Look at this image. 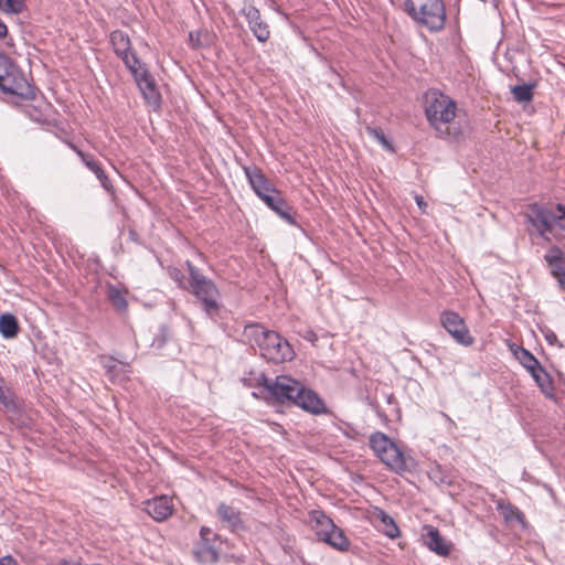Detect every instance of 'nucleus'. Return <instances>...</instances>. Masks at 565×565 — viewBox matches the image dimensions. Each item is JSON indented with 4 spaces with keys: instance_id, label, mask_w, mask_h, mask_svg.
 I'll list each match as a JSON object with an SVG mask.
<instances>
[{
    "instance_id": "obj_1",
    "label": "nucleus",
    "mask_w": 565,
    "mask_h": 565,
    "mask_svg": "<svg viewBox=\"0 0 565 565\" xmlns=\"http://www.w3.org/2000/svg\"><path fill=\"white\" fill-rule=\"evenodd\" d=\"M526 220L537 236L550 241L551 236L561 239L565 233V203L554 206L533 203L526 212Z\"/></svg>"
},
{
    "instance_id": "obj_2",
    "label": "nucleus",
    "mask_w": 565,
    "mask_h": 565,
    "mask_svg": "<svg viewBox=\"0 0 565 565\" xmlns=\"http://www.w3.org/2000/svg\"><path fill=\"white\" fill-rule=\"evenodd\" d=\"M245 337L252 347H257L260 355L274 363H282L294 358L291 345L277 332L266 330L259 324L245 327Z\"/></svg>"
},
{
    "instance_id": "obj_3",
    "label": "nucleus",
    "mask_w": 565,
    "mask_h": 565,
    "mask_svg": "<svg viewBox=\"0 0 565 565\" xmlns=\"http://www.w3.org/2000/svg\"><path fill=\"white\" fill-rule=\"evenodd\" d=\"M189 271V291L200 301L205 315L215 320L222 303L221 294L213 280L204 276L190 260L185 262Z\"/></svg>"
},
{
    "instance_id": "obj_4",
    "label": "nucleus",
    "mask_w": 565,
    "mask_h": 565,
    "mask_svg": "<svg viewBox=\"0 0 565 565\" xmlns=\"http://www.w3.org/2000/svg\"><path fill=\"white\" fill-rule=\"evenodd\" d=\"M405 11L417 24L429 31H440L445 26L444 0H405Z\"/></svg>"
},
{
    "instance_id": "obj_5",
    "label": "nucleus",
    "mask_w": 565,
    "mask_h": 565,
    "mask_svg": "<svg viewBox=\"0 0 565 565\" xmlns=\"http://www.w3.org/2000/svg\"><path fill=\"white\" fill-rule=\"evenodd\" d=\"M456 110V102L449 96L436 89L427 93L425 114L436 130H441L445 126L447 134L450 135L448 125L455 119Z\"/></svg>"
},
{
    "instance_id": "obj_6",
    "label": "nucleus",
    "mask_w": 565,
    "mask_h": 565,
    "mask_svg": "<svg viewBox=\"0 0 565 565\" xmlns=\"http://www.w3.org/2000/svg\"><path fill=\"white\" fill-rule=\"evenodd\" d=\"M262 385L279 403H292L296 395L301 392L302 383L288 375H278L276 379L263 376Z\"/></svg>"
},
{
    "instance_id": "obj_7",
    "label": "nucleus",
    "mask_w": 565,
    "mask_h": 565,
    "mask_svg": "<svg viewBox=\"0 0 565 565\" xmlns=\"http://www.w3.org/2000/svg\"><path fill=\"white\" fill-rule=\"evenodd\" d=\"M440 324L451 338L463 347H470L475 342L466 321L459 313L452 310H444L439 316Z\"/></svg>"
},
{
    "instance_id": "obj_8",
    "label": "nucleus",
    "mask_w": 565,
    "mask_h": 565,
    "mask_svg": "<svg viewBox=\"0 0 565 565\" xmlns=\"http://www.w3.org/2000/svg\"><path fill=\"white\" fill-rule=\"evenodd\" d=\"M220 537L210 527L202 526L200 541L195 544L193 554L198 562L212 564L218 559L217 543Z\"/></svg>"
},
{
    "instance_id": "obj_9",
    "label": "nucleus",
    "mask_w": 565,
    "mask_h": 565,
    "mask_svg": "<svg viewBox=\"0 0 565 565\" xmlns=\"http://www.w3.org/2000/svg\"><path fill=\"white\" fill-rule=\"evenodd\" d=\"M22 76L17 66L3 53H0V88L10 94H20Z\"/></svg>"
},
{
    "instance_id": "obj_10",
    "label": "nucleus",
    "mask_w": 565,
    "mask_h": 565,
    "mask_svg": "<svg viewBox=\"0 0 565 565\" xmlns=\"http://www.w3.org/2000/svg\"><path fill=\"white\" fill-rule=\"evenodd\" d=\"M422 542L431 552L439 556H448L451 552V543L447 541L433 525H424L422 530Z\"/></svg>"
},
{
    "instance_id": "obj_11",
    "label": "nucleus",
    "mask_w": 565,
    "mask_h": 565,
    "mask_svg": "<svg viewBox=\"0 0 565 565\" xmlns=\"http://www.w3.org/2000/svg\"><path fill=\"white\" fill-rule=\"evenodd\" d=\"M379 458L390 470L397 473L409 471L414 467V460L406 457L395 443Z\"/></svg>"
},
{
    "instance_id": "obj_12",
    "label": "nucleus",
    "mask_w": 565,
    "mask_h": 565,
    "mask_svg": "<svg viewBox=\"0 0 565 565\" xmlns=\"http://www.w3.org/2000/svg\"><path fill=\"white\" fill-rule=\"evenodd\" d=\"M243 170L253 191L262 200L277 191L256 166H243Z\"/></svg>"
},
{
    "instance_id": "obj_13",
    "label": "nucleus",
    "mask_w": 565,
    "mask_h": 565,
    "mask_svg": "<svg viewBox=\"0 0 565 565\" xmlns=\"http://www.w3.org/2000/svg\"><path fill=\"white\" fill-rule=\"evenodd\" d=\"M544 259L559 287L565 290V255L563 250L558 246H552L544 255Z\"/></svg>"
},
{
    "instance_id": "obj_14",
    "label": "nucleus",
    "mask_w": 565,
    "mask_h": 565,
    "mask_svg": "<svg viewBox=\"0 0 565 565\" xmlns=\"http://www.w3.org/2000/svg\"><path fill=\"white\" fill-rule=\"evenodd\" d=\"M243 15L246 18L249 29L259 42H266L269 38L268 25L260 19V12L252 4L244 6Z\"/></svg>"
},
{
    "instance_id": "obj_15",
    "label": "nucleus",
    "mask_w": 565,
    "mask_h": 565,
    "mask_svg": "<svg viewBox=\"0 0 565 565\" xmlns=\"http://www.w3.org/2000/svg\"><path fill=\"white\" fill-rule=\"evenodd\" d=\"M296 396L297 397L292 402L294 405L317 415L326 413L327 409L323 401L313 391L308 390L302 385L301 392Z\"/></svg>"
},
{
    "instance_id": "obj_16",
    "label": "nucleus",
    "mask_w": 565,
    "mask_h": 565,
    "mask_svg": "<svg viewBox=\"0 0 565 565\" xmlns=\"http://www.w3.org/2000/svg\"><path fill=\"white\" fill-rule=\"evenodd\" d=\"M145 511L156 521L168 519L173 511L172 500L167 495L156 497L146 502Z\"/></svg>"
},
{
    "instance_id": "obj_17",
    "label": "nucleus",
    "mask_w": 565,
    "mask_h": 565,
    "mask_svg": "<svg viewBox=\"0 0 565 565\" xmlns=\"http://www.w3.org/2000/svg\"><path fill=\"white\" fill-rule=\"evenodd\" d=\"M137 86L141 92L146 103L153 109H158L161 105V95L157 89L153 77L150 73L136 79Z\"/></svg>"
},
{
    "instance_id": "obj_18",
    "label": "nucleus",
    "mask_w": 565,
    "mask_h": 565,
    "mask_svg": "<svg viewBox=\"0 0 565 565\" xmlns=\"http://www.w3.org/2000/svg\"><path fill=\"white\" fill-rule=\"evenodd\" d=\"M216 516L232 532H238L244 529L241 512L226 503L218 504Z\"/></svg>"
},
{
    "instance_id": "obj_19",
    "label": "nucleus",
    "mask_w": 565,
    "mask_h": 565,
    "mask_svg": "<svg viewBox=\"0 0 565 565\" xmlns=\"http://www.w3.org/2000/svg\"><path fill=\"white\" fill-rule=\"evenodd\" d=\"M266 205L276 212L282 220L288 222L289 224H296L295 217L291 213V207L281 196L279 191H275L269 196L264 198L263 200Z\"/></svg>"
},
{
    "instance_id": "obj_20",
    "label": "nucleus",
    "mask_w": 565,
    "mask_h": 565,
    "mask_svg": "<svg viewBox=\"0 0 565 565\" xmlns=\"http://www.w3.org/2000/svg\"><path fill=\"white\" fill-rule=\"evenodd\" d=\"M309 523L320 541L334 526L333 521L320 510H313L309 513Z\"/></svg>"
},
{
    "instance_id": "obj_21",
    "label": "nucleus",
    "mask_w": 565,
    "mask_h": 565,
    "mask_svg": "<svg viewBox=\"0 0 565 565\" xmlns=\"http://www.w3.org/2000/svg\"><path fill=\"white\" fill-rule=\"evenodd\" d=\"M372 518L374 521L379 522L381 530L386 536L395 539L399 535V529L397 527L395 521L384 510L375 508Z\"/></svg>"
},
{
    "instance_id": "obj_22",
    "label": "nucleus",
    "mask_w": 565,
    "mask_h": 565,
    "mask_svg": "<svg viewBox=\"0 0 565 565\" xmlns=\"http://www.w3.org/2000/svg\"><path fill=\"white\" fill-rule=\"evenodd\" d=\"M529 373L534 379L537 386L541 388L542 393L546 397H553L554 396V386L553 381L550 376V374L545 371V369L539 364L536 365L533 371H529Z\"/></svg>"
},
{
    "instance_id": "obj_23",
    "label": "nucleus",
    "mask_w": 565,
    "mask_h": 565,
    "mask_svg": "<svg viewBox=\"0 0 565 565\" xmlns=\"http://www.w3.org/2000/svg\"><path fill=\"white\" fill-rule=\"evenodd\" d=\"M110 43L118 57H127V54L132 51L130 39L122 31H113L110 33Z\"/></svg>"
},
{
    "instance_id": "obj_24",
    "label": "nucleus",
    "mask_w": 565,
    "mask_h": 565,
    "mask_svg": "<svg viewBox=\"0 0 565 565\" xmlns=\"http://www.w3.org/2000/svg\"><path fill=\"white\" fill-rule=\"evenodd\" d=\"M322 541L340 552L348 551L350 546L348 537L335 524L333 529L330 530L328 534L322 539Z\"/></svg>"
},
{
    "instance_id": "obj_25",
    "label": "nucleus",
    "mask_w": 565,
    "mask_h": 565,
    "mask_svg": "<svg viewBox=\"0 0 565 565\" xmlns=\"http://www.w3.org/2000/svg\"><path fill=\"white\" fill-rule=\"evenodd\" d=\"M19 332L17 318L11 313L0 316V333L4 339L15 338Z\"/></svg>"
},
{
    "instance_id": "obj_26",
    "label": "nucleus",
    "mask_w": 565,
    "mask_h": 565,
    "mask_svg": "<svg viewBox=\"0 0 565 565\" xmlns=\"http://www.w3.org/2000/svg\"><path fill=\"white\" fill-rule=\"evenodd\" d=\"M119 58L124 62L125 66L130 71L135 81L138 79V77H141L149 73L147 67L141 63V61L138 58L137 54L134 51L129 52L127 54V57Z\"/></svg>"
},
{
    "instance_id": "obj_27",
    "label": "nucleus",
    "mask_w": 565,
    "mask_h": 565,
    "mask_svg": "<svg viewBox=\"0 0 565 565\" xmlns=\"http://www.w3.org/2000/svg\"><path fill=\"white\" fill-rule=\"evenodd\" d=\"M394 441L385 434L376 431L370 437V446L377 457L382 456Z\"/></svg>"
},
{
    "instance_id": "obj_28",
    "label": "nucleus",
    "mask_w": 565,
    "mask_h": 565,
    "mask_svg": "<svg viewBox=\"0 0 565 565\" xmlns=\"http://www.w3.org/2000/svg\"><path fill=\"white\" fill-rule=\"evenodd\" d=\"M73 150H75L78 156L82 158V161L85 163V166L93 171L96 177L100 180L103 185H105L104 179H106V175L102 168L99 167L98 162L89 154L84 153L82 150L77 149L75 143H68Z\"/></svg>"
},
{
    "instance_id": "obj_29",
    "label": "nucleus",
    "mask_w": 565,
    "mask_h": 565,
    "mask_svg": "<svg viewBox=\"0 0 565 565\" xmlns=\"http://www.w3.org/2000/svg\"><path fill=\"white\" fill-rule=\"evenodd\" d=\"M515 355L520 363L527 370V372L533 371V369L540 364L536 358L524 348H520V350L515 352Z\"/></svg>"
},
{
    "instance_id": "obj_30",
    "label": "nucleus",
    "mask_w": 565,
    "mask_h": 565,
    "mask_svg": "<svg viewBox=\"0 0 565 565\" xmlns=\"http://www.w3.org/2000/svg\"><path fill=\"white\" fill-rule=\"evenodd\" d=\"M512 94L515 100L520 103H526L530 102L533 97V89L532 85L523 84V85H516L512 88Z\"/></svg>"
},
{
    "instance_id": "obj_31",
    "label": "nucleus",
    "mask_w": 565,
    "mask_h": 565,
    "mask_svg": "<svg viewBox=\"0 0 565 565\" xmlns=\"http://www.w3.org/2000/svg\"><path fill=\"white\" fill-rule=\"evenodd\" d=\"M108 298L111 303L119 310H124L127 307V301L122 292L115 286H109Z\"/></svg>"
},
{
    "instance_id": "obj_32",
    "label": "nucleus",
    "mask_w": 565,
    "mask_h": 565,
    "mask_svg": "<svg viewBox=\"0 0 565 565\" xmlns=\"http://www.w3.org/2000/svg\"><path fill=\"white\" fill-rule=\"evenodd\" d=\"M0 9L6 13L18 14L24 9V0H0Z\"/></svg>"
},
{
    "instance_id": "obj_33",
    "label": "nucleus",
    "mask_w": 565,
    "mask_h": 565,
    "mask_svg": "<svg viewBox=\"0 0 565 565\" xmlns=\"http://www.w3.org/2000/svg\"><path fill=\"white\" fill-rule=\"evenodd\" d=\"M209 34L206 32L196 31L189 33V42L192 47H200L206 44Z\"/></svg>"
},
{
    "instance_id": "obj_34",
    "label": "nucleus",
    "mask_w": 565,
    "mask_h": 565,
    "mask_svg": "<svg viewBox=\"0 0 565 565\" xmlns=\"http://www.w3.org/2000/svg\"><path fill=\"white\" fill-rule=\"evenodd\" d=\"M169 276L171 279H173L174 281H177L179 284L180 287L182 288H185L184 286V276L182 274V271L175 267H171L169 268Z\"/></svg>"
},
{
    "instance_id": "obj_35",
    "label": "nucleus",
    "mask_w": 565,
    "mask_h": 565,
    "mask_svg": "<svg viewBox=\"0 0 565 565\" xmlns=\"http://www.w3.org/2000/svg\"><path fill=\"white\" fill-rule=\"evenodd\" d=\"M509 511L511 512V514H507V519H510L512 516H515L519 521L523 519V514L516 508L509 505Z\"/></svg>"
},
{
    "instance_id": "obj_36",
    "label": "nucleus",
    "mask_w": 565,
    "mask_h": 565,
    "mask_svg": "<svg viewBox=\"0 0 565 565\" xmlns=\"http://www.w3.org/2000/svg\"><path fill=\"white\" fill-rule=\"evenodd\" d=\"M415 201H416V204L418 205V207L420 209V211L423 213H425L426 209H427V203L425 202L424 198L422 195L416 194Z\"/></svg>"
},
{
    "instance_id": "obj_37",
    "label": "nucleus",
    "mask_w": 565,
    "mask_h": 565,
    "mask_svg": "<svg viewBox=\"0 0 565 565\" xmlns=\"http://www.w3.org/2000/svg\"><path fill=\"white\" fill-rule=\"evenodd\" d=\"M0 565H18V563L11 555H6L0 558Z\"/></svg>"
},
{
    "instance_id": "obj_38",
    "label": "nucleus",
    "mask_w": 565,
    "mask_h": 565,
    "mask_svg": "<svg viewBox=\"0 0 565 565\" xmlns=\"http://www.w3.org/2000/svg\"><path fill=\"white\" fill-rule=\"evenodd\" d=\"M370 134L372 137L376 138L377 141L385 142L387 141L383 134L379 132L376 129H370Z\"/></svg>"
},
{
    "instance_id": "obj_39",
    "label": "nucleus",
    "mask_w": 565,
    "mask_h": 565,
    "mask_svg": "<svg viewBox=\"0 0 565 565\" xmlns=\"http://www.w3.org/2000/svg\"><path fill=\"white\" fill-rule=\"evenodd\" d=\"M0 399L7 407L12 404V401L9 399L2 391H0Z\"/></svg>"
},
{
    "instance_id": "obj_40",
    "label": "nucleus",
    "mask_w": 565,
    "mask_h": 565,
    "mask_svg": "<svg viewBox=\"0 0 565 565\" xmlns=\"http://www.w3.org/2000/svg\"><path fill=\"white\" fill-rule=\"evenodd\" d=\"M8 33V28L4 22L0 20V38L6 36Z\"/></svg>"
},
{
    "instance_id": "obj_41",
    "label": "nucleus",
    "mask_w": 565,
    "mask_h": 565,
    "mask_svg": "<svg viewBox=\"0 0 565 565\" xmlns=\"http://www.w3.org/2000/svg\"><path fill=\"white\" fill-rule=\"evenodd\" d=\"M382 145L386 151L394 152L396 150L394 143L387 142Z\"/></svg>"
},
{
    "instance_id": "obj_42",
    "label": "nucleus",
    "mask_w": 565,
    "mask_h": 565,
    "mask_svg": "<svg viewBox=\"0 0 565 565\" xmlns=\"http://www.w3.org/2000/svg\"><path fill=\"white\" fill-rule=\"evenodd\" d=\"M545 338L550 343H554V341H556V334L553 332L546 333Z\"/></svg>"
}]
</instances>
